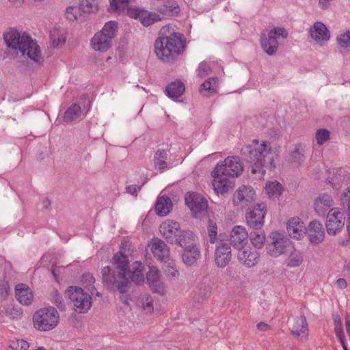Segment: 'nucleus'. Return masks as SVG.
I'll use <instances>...</instances> for the list:
<instances>
[{"mask_svg":"<svg viewBox=\"0 0 350 350\" xmlns=\"http://www.w3.org/2000/svg\"><path fill=\"white\" fill-rule=\"evenodd\" d=\"M129 243V241L122 242L120 251L113 254L111 260L112 267L106 266L102 269L103 283L109 291L116 289L121 294L127 293L130 289L131 281L126 277V273L136 284L141 285L144 282L141 262L136 261L134 263L136 266L133 267V270L129 269L130 262L125 252Z\"/></svg>","mask_w":350,"mask_h":350,"instance_id":"obj_1","label":"nucleus"},{"mask_svg":"<svg viewBox=\"0 0 350 350\" xmlns=\"http://www.w3.org/2000/svg\"><path fill=\"white\" fill-rule=\"evenodd\" d=\"M169 26L163 27L159 31V37L154 42V52L157 56L165 63H173L182 55L186 48V39L179 32H169Z\"/></svg>","mask_w":350,"mask_h":350,"instance_id":"obj_2","label":"nucleus"},{"mask_svg":"<svg viewBox=\"0 0 350 350\" xmlns=\"http://www.w3.org/2000/svg\"><path fill=\"white\" fill-rule=\"evenodd\" d=\"M270 144L263 142L258 147L246 145L241 148V159L251 165V173L265 174L266 170H274L275 164L272 155Z\"/></svg>","mask_w":350,"mask_h":350,"instance_id":"obj_3","label":"nucleus"},{"mask_svg":"<svg viewBox=\"0 0 350 350\" xmlns=\"http://www.w3.org/2000/svg\"><path fill=\"white\" fill-rule=\"evenodd\" d=\"M3 40L8 48L18 49L23 56L26 55L36 63L42 62L40 46L27 33H21L17 29L10 28L3 33Z\"/></svg>","mask_w":350,"mask_h":350,"instance_id":"obj_4","label":"nucleus"},{"mask_svg":"<svg viewBox=\"0 0 350 350\" xmlns=\"http://www.w3.org/2000/svg\"><path fill=\"white\" fill-rule=\"evenodd\" d=\"M243 170V167L239 157H228L220 164H217L211 172L215 191L221 194L228 192L230 185L227 177H237Z\"/></svg>","mask_w":350,"mask_h":350,"instance_id":"obj_5","label":"nucleus"},{"mask_svg":"<svg viewBox=\"0 0 350 350\" xmlns=\"http://www.w3.org/2000/svg\"><path fill=\"white\" fill-rule=\"evenodd\" d=\"M34 326L41 331H49L55 327L59 322V314L53 307L38 310L33 316Z\"/></svg>","mask_w":350,"mask_h":350,"instance_id":"obj_6","label":"nucleus"},{"mask_svg":"<svg viewBox=\"0 0 350 350\" xmlns=\"http://www.w3.org/2000/svg\"><path fill=\"white\" fill-rule=\"evenodd\" d=\"M65 297L70 299L76 312L84 314L92 307V297L81 287L70 286L65 291Z\"/></svg>","mask_w":350,"mask_h":350,"instance_id":"obj_7","label":"nucleus"},{"mask_svg":"<svg viewBox=\"0 0 350 350\" xmlns=\"http://www.w3.org/2000/svg\"><path fill=\"white\" fill-rule=\"evenodd\" d=\"M289 249H293V245L284 234L272 232L267 237L266 250L269 256L278 257L282 254H286Z\"/></svg>","mask_w":350,"mask_h":350,"instance_id":"obj_8","label":"nucleus"},{"mask_svg":"<svg viewBox=\"0 0 350 350\" xmlns=\"http://www.w3.org/2000/svg\"><path fill=\"white\" fill-rule=\"evenodd\" d=\"M288 36V33L286 29L283 27H274L269 32L268 37L265 34H261V47L268 55H273L278 49V38H286Z\"/></svg>","mask_w":350,"mask_h":350,"instance_id":"obj_9","label":"nucleus"},{"mask_svg":"<svg viewBox=\"0 0 350 350\" xmlns=\"http://www.w3.org/2000/svg\"><path fill=\"white\" fill-rule=\"evenodd\" d=\"M185 204L191 210L192 216L196 218L203 217L207 213L208 200L200 193L189 191L185 194Z\"/></svg>","mask_w":350,"mask_h":350,"instance_id":"obj_10","label":"nucleus"},{"mask_svg":"<svg viewBox=\"0 0 350 350\" xmlns=\"http://www.w3.org/2000/svg\"><path fill=\"white\" fill-rule=\"evenodd\" d=\"M267 213L265 203H257L249 208L245 213V219L250 228L263 227Z\"/></svg>","mask_w":350,"mask_h":350,"instance_id":"obj_11","label":"nucleus"},{"mask_svg":"<svg viewBox=\"0 0 350 350\" xmlns=\"http://www.w3.org/2000/svg\"><path fill=\"white\" fill-rule=\"evenodd\" d=\"M127 16L139 21L144 27H149L163 18L154 12H149L144 8L137 7H134L132 10H127Z\"/></svg>","mask_w":350,"mask_h":350,"instance_id":"obj_12","label":"nucleus"},{"mask_svg":"<svg viewBox=\"0 0 350 350\" xmlns=\"http://www.w3.org/2000/svg\"><path fill=\"white\" fill-rule=\"evenodd\" d=\"M231 247L230 243L222 239L217 242L215 252V262L217 267L224 268L231 260Z\"/></svg>","mask_w":350,"mask_h":350,"instance_id":"obj_13","label":"nucleus"},{"mask_svg":"<svg viewBox=\"0 0 350 350\" xmlns=\"http://www.w3.org/2000/svg\"><path fill=\"white\" fill-rule=\"evenodd\" d=\"M286 230L288 235L296 239H301L304 235L307 234V228L298 217H291L287 221Z\"/></svg>","mask_w":350,"mask_h":350,"instance_id":"obj_14","label":"nucleus"},{"mask_svg":"<svg viewBox=\"0 0 350 350\" xmlns=\"http://www.w3.org/2000/svg\"><path fill=\"white\" fill-rule=\"evenodd\" d=\"M170 244L176 245L182 248H185L189 245L196 243V236L194 233L189 230H181L180 229L176 234L174 237H169Z\"/></svg>","mask_w":350,"mask_h":350,"instance_id":"obj_15","label":"nucleus"},{"mask_svg":"<svg viewBox=\"0 0 350 350\" xmlns=\"http://www.w3.org/2000/svg\"><path fill=\"white\" fill-rule=\"evenodd\" d=\"M307 234L309 241L312 245H318L325 238V231L323 225L317 220L310 222L307 228Z\"/></svg>","mask_w":350,"mask_h":350,"instance_id":"obj_16","label":"nucleus"},{"mask_svg":"<svg viewBox=\"0 0 350 350\" xmlns=\"http://www.w3.org/2000/svg\"><path fill=\"white\" fill-rule=\"evenodd\" d=\"M247 238H249V234L245 228L242 226H235L231 230L230 244H232L234 248L241 250L245 244Z\"/></svg>","mask_w":350,"mask_h":350,"instance_id":"obj_17","label":"nucleus"},{"mask_svg":"<svg viewBox=\"0 0 350 350\" xmlns=\"http://www.w3.org/2000/svg\"><path fill=\"white\" fill-rule=\"evenodd\" d=\"M151 250L154 256L161 262H165L169 258V248L165 243L159 238L152 239Z\"/></svg>","mask_w":350,"mask_h":350,"instance_id":"obj_18","label":"nucleus"},{"mask_svg":"<svg viewBox=\"0 0 350 350\" xmlns=\"http://www.w3.org/2000/svg\"><path fill=\"white\" fill-rule=\"evenodd\" d=\"M183 249V251L182 252L181 256L183 262L187 266H193L196 263L198 258L200 256V249L196 245V243L189 245V247L187 246Z\"/></svg>","mask_w":350,"mask_h":350,"instance_id":"obj_19","label":"nucleus"},{"mask_svg":"<svg viewBox=\"0 0 350 350\" xmlns=\"http://www.w3.org/2000/svg\"><path fill=\"white\" fill-rule=\"evenodd\" d=\"M15 297L22 304L29 306L33 301V293L29 287L25 284H18L15 287Z\"/></svg>","mask_w":350,"mask_h":350,"instance_id":"obj_20","label":"nucleus"},{"mask_svg":"<svg viewBox=\"0 0 350 350\" xmlns=\"http://www.w3.org/2000/svg\"><path fill=\"white\" fill-rule=\"evenodd\" d=\"M311 37L317 42L327 41L330 38L329 31L321 22H316L310 28Z\"/></svg>","mask_w":350,"mask_h":350,"instance_id":"obj_21","label":"nucleus"},{"mask_svg":"<svg viewBox=\"0 0 350 350\" xmlns=\"http://www.w3.org/2000/svg\"><path fill=\"white\" fill-rule=\"evenodd\" d=\"M112 44V39L98 32L91 40L92 49L96 51L105 52Z\"/></svg>","mask_w":350,"mask_h":350,"instance_id":"obj_22","label":"nucleus"},{"mask_svg":"<svg viewBox=\"0 0 350 350\" xmlns=\"http://www.w3.org/2000/svg\"><path fill=\"white\" fill-rule=\"evenodd\" d=\"M173 204L171 198L163 195L159 196L154 204L155 213L158 216L164 217L172 211Z\"/></svg>","mask_w":350,"mask_h":350,"instance_id":"obj_23","label":"nucleus"},{"mask_svg":"<svg viewBox=\"0 0 350 350\" xmlns=\"http://www.w3.org/2000/svg\"><path fill=\"white\" fill-rule=\"evenodd\" d=\"M180 229V224L174 220H167L163 222L159 227V230L163 234L167 243L170 244L169 237H174Z\"/></svg>","mask_w":350,"mask_h":350,"instance_id":"obj_24","label":"nucleus"},{"mask_svg":"<svg viewBox=\"0 0 350 350\" xmlns=\"http://www.w3.org/2000/svg\"><path fill=\"white\" fill-rule=\"evenodd\" d=\"M219 88V79L217 77H211L202 83L199 88L200 93L206 97H209L217 93Z\"/></svg>","mask_w":350,"mask_h":350,"instance_id":"obj_25","label":"nucleus"},{"mask_svg":"<svg viewBox=\"0 0 350 350\" xmlns=\"http://www.w3.org/2000/svg\"><path fill=\"white\" fill-rule=\"evenodd\" d=\"M238 259L247 267H252L256 265L258 262L259 254L256 251L250 250H239Z\"/></svg>","mask_w":350,"mask_h":350,"instance_id":"obj_26","label":"nucleus"},{"mask_svg":"<svg viewBox=\"0 0 350 350\" xmlns=\"http://www.w3.org/2000/svg\"><path fill=\"white\" fill-rule=\"evenodd\" d=\"M250 229L252 231L249 234V238L252 244L256 249H261L267 241V238L262 227H257Z\"/></svg>","mask_w":350,"mask_h":350,"instance_id":"obj_27","label":"nucleus"},{"mask_svg":"<svg viewBox=\"0 0 350 350\" xmlns=\"http://www.w3.org/2000/svg\"><path fill=\"white\" fill-rule=\"evenodd\" d=\"M129 2L130 0H109L107 12L118 15H127V10L133 8L129 6Z\"/></svg>","mask_w":350,"mask_h":350,"instance_id":"obj_28","label":"nucleus"},{"mask_svg":"<svg viewBox=\"0 0 350 350\" xmlns=\"http://www.w3.org/2000/svg\"><path fill=\"white\" fill-rule=\"evenodd\" d=\"M185 90V86L184 83L179 80H175L172 81L165 88L166 95L171 98L180 97Z\"/></svg>","mask_w":350,"mask_h":350,"instance_id":"obj_29","label":"nucleus"},{"mask_svg":"<svg viewBox=\"0 0 350 350\" xmlns=\"http://www.w3.org/2000/svg\"><path fill=\"white\" fill-rule=\"evenodd\" d=\"M333 206L332 197L327 193L320 195L316 198L314 202L315 211L319 213H323L325 211Z\"/></svg>","mask_w":350,"mask_h":350,"instance_id":"obj_30","label":"nucleus"},{"mask_svg":"<svg viewBox=\"0 0 350 350\" xmlns=\"http://www.w3.org/2000/svg\"><path fill=\"white\" fill-rule=\"evenodd\" d=\"M291 323V331L295 336H299L301 333H304L306 330L308 331V323L304 316L294 318Z\"/></svg>","mask_w":350,"mask_h":350,"instance_id":"obj_31","label":"nucleus"},{"mask_svg":"<svg viewBox=\"0 0 350 350\" xmlns=\"http://www.w3.org/2000/svg\"><path fill=\"white\" fill-rule=\"evenodd\" d=\"M157 11L164 15L167 16H178L180 13V9L177 3L176 2H166L165 3L160 5L157 8Z\"/></svg>","mask_w":350,"mask_h":350,"instance_id":"obj_32","label":"nucleus"},{"mask_svg":"<svg viewBox=\"0 0 350 350\" xmlns=\"http://www.w3.org/2000/svg\"><path fill=\"white\" fill-rule=\"evenodd\" d=\"M290 250L287 253H290L288 257L286 259V264L288 267H299L303 262V256L301 253L295 250L293 246V249H289Z\"/></svg>","mask_w":350,"mask_h":350,"instance_id":"obj_33","label":"nucleus"},{"mask_svg":"<svg viewBox=\"0 0 350 350\" xmlns=\"http://www.w3.org/2000/svg\"><path fill=\"white\" fill-rule=\"evenodd\" d=\"M81 113V107L77 103H73L64 112L63 120L64 122H72L77 119Z\"/></svg>","mask_w":350,"mask_h":350,"instance_id":"obj_34","label":"nucleus"},{"mask_svg":"<svg viewBox=\"0 0 350 350\" xmlns=\"http://www.w3.org/2000/svg\"><path fill=\"white\" fill-rule=\"evenodd\" d=\"M265 189L267 194L271 198H278L284 189L282 184L277 180L266 184Z\"/></svg>","mask_w":350,"mask_h":350,"instance_id":"obj_35","label":"nucleus"},{"mask_svg":"<svg viewBox=\"0 0 350 350\" xmlns=\"http://www.w3.org/2000/svg\"><path fill=\"white\" fill-rule=\"evenodd\" d=\"M304 152L301 144L296 145L294 150L290 154L289 161L297 166L301 165L306 159Z\"/></svg>","mask_w":350,"mask_h":350,"instance_id":"obj_36","label":"nucleus"},{"mask_svg":"<svg viewBox=\"0 0 350 350\" xmlns=\"http://www.w3.org/2000/svg\"><path fill=\"white\" fill-rule=\"evenodd\" d=\"M118 29V22L115 21H110L105 24L102 30L99 33L106 36L107 38L108 37L113 40V38L116 36Z\"/></svg>","mask_w":350,"mask_h":350,"instance_id":"obj_37","label":"nucleus"},{"mask_svg":"<svg viewBox=\"0 0 350 350\" xmlns=\"http://www.w3.org/2000/svg\"><path fill=\"white\" fill-rule=\"evenodd\" d=\"M98 9L97 0H85L80 3L77 10L79 12L81 10L84 14H90L97 12Z\"/></svg>","mask_w":350,"mask_h":350,"instance_id":"obj_38","label":"nucleus"},{"mask_svg":"<svg viewBox=\"0 0 350 350\" xmlns=\"http://www.w3.org/2000/svg\"><path fill=\"white\" fill-rule=\"evenodd\" d=\"M345 222L334 221L331 219V218L327 217L326 230L327 234L329 235H336L338 232H340Z\"/></svg>","mask_w":350,"mask_h":350,"instance_id":"obj_39","label":"nucleus"},{"mask_svg":"<svg viewBox=\"0 0 350 350\" xmlns=\"http://www.w3.org/2000/svg\"><path fill=\"white\" fill-rule=\"evenodd\" d=\"M340 201V205L342 207L343 211L348 216L347 221H350V188L346 189L342 193Z\"/></svg>","mask_w":350,"mask_h":350,"instance_id":"obj_40","label":"nucleus"},{"mask_svg":"<svg viewBox=\"0 0 350 350\" xmlns=\"http://www.w3.org/2000/svg\"><path fill=\"white\" fill-rule=\"evenodd\" d=\"M5 313L10 319L18 320L22 317L23 310L21 308L9 306L5 308Z\"/></svg>","mask_w":350,"mask_h":350,"instance_id":"obj_41","label":"nucleus"},{"mask_svg":"<svg viewBox=\"0 0 350 350\" xmlns=\"http://www.w3.org/2000/svg\"><path fill=\"white\" fill-rule=\"evenodd\" d=\"M149 288L154 293H157L160 295H164L165 293V286L164 283L160 279L148 283Z\"/></svg>","mask_w":350,"mask_h":350,"instance_id":"obj_42","label":"nucleus"},{"mask_svg":"<svg viewBox=\"0 0 350 350\" xmlns=\"http://www.w3.org/2000/svg\"><path fill=\"white\" fill-rule=\"evenodd\" d=\"M207 230L208 232L209 241L211 243H215L217 240V226L215 222H214L212 219H208V224L207 226Z\"/></svg>","mask_w":350,"mask_h":350,"instance_id":"obj_43","label":"nucleus"},{"mask_svg":"<svg viewBox=\"0 0 350 350\" xmlns=\"http://www.w3.org/2000/svg\"><path fill=\"white\" fill-rule=\"evenodd\" d=\"M330 133L326 129H320L316 133V139L319 145H323L329 139Z\"/></svg>","mask_w":350,"mask_h":350,"instance_id":"obj_44","label":"nucleus"},{"mask_svg":"<svg viewBox=\"0 0 350 350\" xmlns=\"http://www.w3.org/2000/svg\"><path fill=\"white\" fill-rule=\"evenodd\" d=\"M161 273L156 266H149V271L146 273L147 283L160 279Z\"/></svg>","mask_w":350,"mask_h":350,"instance_id":"obj_45","label":"nucleus"},{"mask_svg":"<svg viewBox=\"0 0 350 350\" xmlns=\"http://www.w3.org/2000/svg\"><path fill=\"white\" fill-rule=\"evenodd\" d=\"M29 347V342L23 339L12 340L10 345L12 350H27Z\"/></svg>","mask_w":350,"mask_h":350,"instance_id":"obj_46","label":"nucleus"},{"mask_svg":"<svg viewBox=\"0 0 350 350\" xmlns=\"http://www.w3.org/2000/svg\"><path fill=\"white\" fill-rule=\"evenodd\" d=\"M242 189L244 190L245 201L247 203H251L255 199L256 192L252 186L242 185Z\"/></svg>","mask_w":350,"mask_h":350,"instance_id":"obj_47","label":"nucleus"},{"mask_svg":"<svg viewBox=\"0 0 350 350\" xmlns=\"http://www.w3.org/2000/svg\"><path fill=\"white\" fill-rule=\"evenodd\" d=\"M81 281L83 283L85 288L90 290V288H94V284L95 279L92 274L90 273H85L82 275Z\"/></svg>","mask_w":350,"mask_h":350,"instance_id":"obj_48","label":"nucleus"},{"mask_svg":"<svg viewBox=\"0 0 350 350\" xmlns=\"http://www.w3.org/2000/svg\"><path fill=\"white\" fill-rule=\"evenodd\" d=\"M338 44L341 47H347L350 44V31H347L344 34H341L337 37Z\"/></svg>","mask_w":350,"mask_h":350,"instance_id":"obj_49","label":"nucleus"},{"mask_svg":"<svg viewBox=\"0 0 350 350\" xmlns=\"http://www.w3.org/2000/svg\"><path fill=\"white\" fill-rule=\"evenodd\" d=\"M147 182V178H146L144 181L142 182L141 185L137 186L135 185H131L126 187V193L136 196L137 195V190H140L142 187L146 184Z\"/></svg>","mask_w":350,"mask_h":350,"instance_id":"obj_50","label":"nucleus"},{"mask_svg":"<svg viewBox=\"0 0 350 350\" xmlns=\"http://www.w3.org/2000/svg\"><path fill=\"white\" fill-rule=\"evenodd\" d=\"M164 271L169 280H174L178 275V270L170 265L165 267Z\"/></svg>","mask_w":350,"mask_h":350,"instance_id":"obj_51","label":"nucleus"},{"mask_svg":"<svg viewBox=\"0 0 350 350\" xmlns=\"http://www.w3.org/2000/svg\"><path fill=\"white\" fill-rule=\"evenodd\" d=\"M212 72L211 66L205 62H202L199 65L198 75L201 77H205Z\"/></svg>","mask_w":350,"mask_h":350,"instance_id":"obj_52","label":"nucleus"},{"mask_svg":"<svg viewBox=\"0 0 350 350\" xmlns=\"http://www.w3.org/2000/svg\"><path fill=\"white\" fill-rule=\"evenodd\" d=\"M53 300H54V304L57 306V308L64 311L66 310L64 301L62 299V297L57 293V291H55V295H53Z\"/></svg>","mask_w":350,"mask_h":350,"instance_id":"obj_53","label":"nucleus"},{"mask_svg":"<svg viewBox=\"0 0 350 350\" xmlns=\"http://www.w3.org/2000/svg\"><path fill=\"white\" fill-rule=\"evenodd\" d=\"M234 204H238L239 202L245 200L244 190L242 189V186L235 191L233 198Z\"/></svg>","mask_w":350,"mask_h":350,"instance_id":"obj_54","label":"nucleus"},{"mask_svg":"<svg viewBox=\"0 0 350 350\" xmlns=\"http://www.w3.org/2000/svg\"><path fill=\"white\" fill-rule=\"evenodd\" d=\"M10 287L8 283L0 280V297H7L9 294Z\"/></svg>","mask_w":350,"mask_h":350,"instance_id":"obj_55","label":"nucleus"},{"mask_svg":"<svg viewBox=\"0 0 350 350\" xmlns=\"http://www.w3.org/2000/svg\"><path fill=\"white\" fill-rule=\"evenodd\" d=\"M327 218H331V219H333L334 221H338L340 222H344L345 221V213L341 212H334L332 214L329 213L327 215Z\"/></svg>","mask_w":350,"mask_h":350,"instance_id":"obj_56","label":"nucleus"},{"mask_svg":"<svg viewBox=\"0 0 350 350\" xmlns=\"http://www.w3.org/2000/svg\"><path fill=\"white\" fill-rule=\"evenodd\" d=\"M167 152L164 149H158L154 156V161L166 160L167 158Z\"/></svg>","mask_w":350,"mask_h":350,"instance_id":"obj_57","label":"nucleus"},{"mask_svg":"<svg viewBox=\"0 0 350 350\" xmlns=\"http://www.w3.org/2000/svg\"><path fill=\"white\" fill-rule=\"evenodd\" d=\"M74 10H75V6H70L66 9V12H65L66 18L70 21H74L77 20V15H75L73 12Z\"/></svg>","mask_w":350,"mask_h":350,"instance_id":"obj_58","label":"nucleus"},{"mask_svg":"<svg viewBox=\"0 0 350 350\" xmlns=\"http://www.w3.org/2000/svg\"><path fill=\"white\" fill-rule=\"evenodd\" d=\"M334 332L336 334V338L338 339L340 342L344 343V342H345V336L342 326L334 327Z\"/></svg>","mask_w":350,"mask_h":350,"instance_id":"obj_59","label":"nucleus"},{"mask_svg":"<svg viewBox=\"0 0 350 350\" xmlns=\"http://www.w3.org/2000/svg\"><path fill=\"white\" fill-rule=\"evenodd\" d=\"M347 231L349 237L345 239H342L339 242V244L343 247H350V221H347Z\"/></svg>","mask_w":350,"mask_h":350,"instance_id":"obj_60","label":"nucleus"},{"mask_svg":"<svg viewBox=\"0 0 350 350\" xmlns=\"http://www.w3.org/2000/svg\"><path fill=\"white\" fill-rule=\"evenodd\" d=\"M327 183L330 184V185L334 189L338 190L340 188V183L338 182V178L336 176L328 178Z\"/></svg>","mask_w":350,"mask_h":350,"instance_id":"obj_61","label":"nucleus"},{"mask_svg":"<svg viewBox=\"0 0 350 350\" xmlns=\"http://www.w3.org/2000/svg\"><path fill=\"white\" fill-rule=\"evenodd\" d=\"M154 161V167L160 171H163V170L167 167V163L165 160H157Z\"/></svg>","mask_w":350,"mask_h":350,"instance_id":"obj_62","label":"nucleus"},{"mask_svg":"<svg viewBox=\"0 0 350 350\" xmlns=\"http://www.w3.org/2000/svg\"><path fill=\"white\" fill-rule=\"evenodd\" d=\"M333 321L334 327H342V321L338 313L333 314Z\"/></svg>","mask_w":350,"mask_h":350,"instance_id":"obj_63","label":"nucleus"},{"mask_svg":"<svg viewBox=\"0 0 350 350\" xmlns=\"http://www.w3.org/2000/svg\"><path fill=\"white\" fill-rule=\"evenodd\" d=\"M345 327L347 335L350 339V314L347 313L345 315Z\"/></svg>","mask_w":350,"mask_h":350,"instance_id":"obj_64","label":"nucleus"}]
</instances>
